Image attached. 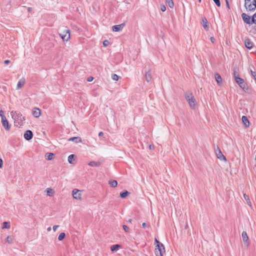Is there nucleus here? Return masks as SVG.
<instances>
[{"instance_id":"10","label":"nucleus","mask_w":256,"mask_h":256,"mask_svg":"<svg viewBox=\"0 0 256 256\" xmlns=\"http://www.w3.org/2000/svg\"><path fill=\"white\" fill-rule=\"evenodd\" d=\"M242 18L243 20L244 21V22H246V24H250V22H252V20L250 21V16H248L246 14H244V13L242 14Z\"/></svg>"},{"instance_id":"24","label":"nucleus","mask_w":256,"mask_h":256,"mask_svg":"<svg viewBox=\"0 0 256 256\" xmlns=\"http://www.w3.org/2000/svg\"><path fill=\"white\" fill-rule=\"evenodd\" d=\"M109 184L112 188H115L118 185V182L115 180H110L108 182Z\"/></svg>"},{"instance_id":"36","label":"nucleus","mask_w":256,"mask_h":256,"mask_svg":"<svg viewBox=\"0 0 256 256\" xmlns=\"http://www.w3.org/2000/svg\"><path fill=\"white\" fill-rule=\"evenodd\" d=\"M0 116L2 118V120L3 118H6L4 115V112L2 110H0Z\"/></svg>"},{"instance_id":"3","label":"nucleus","mask_w":256,"mask_h":256,"mask_svg":"<svg viewBox=\"0 0 256 256\" xmlns=\"http://www.w3.org/2000/svg\"><path fill=\"white\" fill-rule=\"evenodd\" d=\"M244 6L247 10H254L256 8V0H245Z\"/></svg>"},{"instance_id":"41","label":"nucleus","mask_w":256,"mask_h":256,"mask_svg":"<svg viewBox=\"0 0 256 256\" xmlns=\"http://www.w3.org/2000/svg\"><path fill=\"white\" fill-rule=\"evenodd\" d=\"M251 74L253 77H254V79L256 80V72H252L251 70Z\"/></svg>"},{"instance_id":"29","label":"nucleus","mask_w":256,"mask_h":256,"mask_svg":"<svg viewBox=\"0 0 256 256\" xmlns=\"http://www.w3.org/2000/svg\"><path fill=\"white\" fill-rule=\"evenodd\" d=\"M128 194L129 192L127 190H125L120 193V196L122 198H125Z\"/></svg>"},{"instance_id":"33","label":"nucleus","mask_w":256,"mask_h":256,"mask_svg":"<svg viewBox=\"0 0 256 256\" xmlns=\"http://www.w3.org/2000/svg\"><path fill=\"white\" fill-rule=\"evenodd\" d=\"M112 78L113 80L117 81L118 80V76L116 74H112Z\"/></svg>"},{"instance_id":"28","label":"nucleus","mask_w":256,"mask_h":256,"mask_svg":"<svg viewBox=\"0 0 256 256\" xmlns=\"http://www.w3.org/2000/svg\"><path fill=\"white\" fill-rule=\"evenodd\" d=\"M165 0L170 8H174V4L172 0Z\"/></svg>"},{"instance_id":"37","label":"nucleus","mask_w":256,"mask_h":256,"mask_svg":"<svg viewBox=\"0 0 256 256\" xmlns=\"http://www.w3.org/2000/svg\"><path fill=\"white\" fill-rule=\"evenodd\" d=\"M213 0L218 6H220V0Z\"/></svg>"},{"instance_id":"25","label":"nucleus","mask_w":256,"mask_h":256,"mask_svg":"<svg viewBox=\"0 0 256 256\" xmlns=\"http://www.w3.org/2000/svg\"><path fill=\"white\" fill-rule=\"evenodd\" d=\"M74 155L73 154H72L70 155L68 157V162L70 164H74Z\"/></svg>"},{"instance_id":"46","label":"nucleus","mask_w":256,"mask_h":256,"mask_svg":"<svg viewBox=\"0 0 256 256\" xmlns=\"http://www.w3.org/2000/svg\"><path fill=\"white\" fill-rule=\"evenodd\" d=\"M210 41L212 43L214 44L215 42V38L214 37H210Z\"/></svg>"},{"instance_id":"9","label":"nucleus","mask_w":256,"mask_h":256,"mask_svg":"<svg viewBox=\"0 0 256 256\" xmlns=\"http://www.w3.org/2000/svg\"><path fill=\"white\" fill-rule=\"evenodd\" d=\"M32 132L30 130H26L24 134V138L28 140H31L32 138Z\"/></svg>"},{"instance_id":"2","label":"nucleus","mask_w":256,"mask_h":256,"mask_svg":"<svg viewBox=\"0 0 256 256\" xmlns=\"http://www.w3.org/2000/svg\"><path fill=\"white\" fill-rule=\"evenodd\" d=\"M185 98L190 108L192 110H195L197 104L196 98L192 94V92H186L185 94Z\"/></svg>"},{"instance_id":"6","label":"nucleus","mask_w":256,"mask_h":256,"mask_svg":"<svg viewBox=\"0 0 256 256\" xmlns=\"http://www.w3.org/2000/svg\"><path fill=\"white\" fill-rule=\"evenodd\" d=\"M72 194L74 198L77 200H82V192L78 189H74L72 192Z\"/></svg>"},{"instance_id":"53","label":"nucleus","mask_w":256,"mask_h":256,"mask_svg":"<svg viewBox=\"0 0 256 256\" xmlns=\"http://www.w3.org/2000/svg\"><path fill=\"white\" fill-rule=\"evenodd\" d=\"M47 230L48 232H50L51 230V228L50 227H48V228H47Z\"/></svg>"},{"instance_id":"39","label":"nucleus","mask_w":256,"mask_h":256,"mask_svg":"<svg viewBox=\"0 0 256 256\" xmlns=\"http://www.w3.org/2000/svg\"><path fill=\"white\" fill-rule=\"evenodd\" d=\"M160 10L162 12H165L166 10V6L164 5H161L160 6Z\"/></svg>"},{"instance_id":"27","label":"nucleus","mask_w":256,"mask_h":256,"mask_svg":"<svg viewBox=\"0 0 256 256\" xmlns=\"http://www.w3.org/2000/svg\"><path fill=\"white\" fill-rule=\"evenodd\" d=\"M120 247V245H119V244L112 245L110 247V250L112 252H114V251L117 250L118 249V248H119Z\"/></svg>"},{"instance_id":"51","label":"nucleus","mask_w":256,"mask_h":256,"mask_svg":"<svg viewBox=\"0 0 256 256\" xmlns=\"http://www.w3.org/2000/svg\"><path fill=\"white\" fill-rule=\"evenodd\" d=\"M103 134H104V133L102 132H100L98 134V136H103Z\"/></svg>"},{"instance_id":"5","label":"nucleus","mask_w":256,"mask_h":256,"mask_svg":"<svg viewBox=\"0 0 256 256\" xmlns=\"http://www.w3.org/2000/svg\"><path fill=\"white\" fill-rule=\"evenodd\" d=\"M215 153L217 158L220 160L224 162L226 161V159L225 156L222 154V152L218 146H217V148L215 149Z\"/></svg>"},{"instance_id":"47","label":"nucleus","mask_w":256,"mask_h":256,"mask_svg":"<svg viewBox=\"0 0 256 256\" xmlns=\"http://www.w3.org/2000/svg\"><path fill=\"white\" fill-rule=\"evenodd\" d=\"M94 80V78L92 76H90L88 78V82H92Z\"/></svg>"},{"instance_id":"22","label":"nucleus","mask_w":256,"mask_h":256,"mask_svg":"<svg viewBox=\"0 0 256 256\" xmlns=\"http://www.w3.org/2000/svg\"><path fill=\"white\" fill-rule=\"evenodd\" d=\"M244 198L245 200L246 201L247 204L250 206H252V203H251V202L250 200V198L248 196L246 195V194H244Z\"/></svg>"},{"instance_id":"58","label":"nucleus","mask_w":256,"mask_h":256,"mask_svg":"<svg viewBox=\"0 0 256 256\" xmlns=\"http://www.w3.org/2000/svg\"><path fill=\"white\" fill-rule=\"evenodd\" d=\"M255 160H256V157H255Z\"/></svg>"},{"instance_id":"18","label":"nucleus","mask_w":256,"mask_h":256,"mask_svg":"<svg viewBox=\"0 0 256 256\" xmlns=\"http://www.w3.org/2000/svg\"><path fill=\"white\" fill-rule=\"evenodd\" d=\"M146 80V82H150L152 80V76L151 74V72L150 70H148L146 73L145 74Z\"/></svg>"},{"instance_id":"54","label":"nucleus","mask_w":256,"mask_h":256,"mask_svg":"<svg viewBox=\"0 0 256 256\" xmlns=\"http://www.w3.org/2000/svg\"><path fill=\"white\" fill-rule=\"evenodd\" d=\"M128 222L131 223V222H132V219H129V220H128Z\"/></svg>"},{"instance_id":"21","label":"nucleus","mask_w":256,"mask_h":256,"mask_svg":"<svg viewBox=\"0 0 256 256\" xmlns=\"http://www.w3.org/2000/svg\"><path fill=\"white\" fill-rule=\"evenodd\" d=\"M208 20H207L206 18H203L202 19V26L206 30H208Z\"/></svg>"},{"instance_id":"4","label":"nucleus","mask_w":256,"mask_h":256,"mask_svg":"<svg viewBox=\"0 0 256 256\" xmlns=\"http://www.w3.org/2000/svg\"><path fill=\"white\" fill-rule=\"evenodd\" d=\"M164 252V248L162 244L160 246L156 245L155 254L156 256H162Z\"/></svg>"},{"instance_id":"50","label":"nucleus","mask_w":256,"mask_h":256,"mask_svg":"<svg viewBox=\"0 0 256 256\" xmlns=\"http://www.w3.org/2000/svg\"><path fill=\"white\" fill-rule=\"evenodd\" d=\"M226 6H227V7L228 9L230 8V6H229V4H228V0H226Z\"/></svg>"},{"instance_id":"15","label":"nucleus","mask_w":256,"mask_h":256,"mask_svg":"<svg viewBox=\"0 0 256 256\" xmlns=\"http://www.w3.org/2000/svg\"><path fill=\"white\" fill-rule=\"evenodd\" d=\"M246 47L248 49H251L253 47V44L249 38H246L244 40Z\"/></svg>"},{"instance_id":"14","label":"nucleus","mask_w":256,"mask_h":256,"mask_svg":"<svg viewBox=\"0 0 256 256\" xmlns=\"http://www.w3.org/2000/svg\"><path fill=\"white\" fill-rule=\"evenodd\" d=\"M242 236L244 242L248 246L249 244L248 237L246 232H242Z\"/></svg>"},{"instance_id":"12","label":"nucleus","mask_w":256,"mask_h":256,"mask_svg":"<svg viewBox=\"0 0 256 256\" xmlns=\"http://www.w3.org/2000/svg\"><path fill=\"white\" fill-rule=\"evenodd\" d=\"M41 111L40 108H34L32 110V115L36 118H38L40 116Z\"/></svg>"},{"instance_id":"35","label":"nucleus","mask_w":256,"mask_h":256,"mask_svg":"<svg viewBox=\"0 0 256 256\" xmlns=\"http://www.w3.org/2000/svg\"><path fill=\"white\" fill-rule=\"evenodd\" d=\"M252 22L256 24V12L253 15L252 17Z\"/></svg>"},{"instance_id":"44","label":"nucleus","mask_w":256,"mask_h":256,"mask_svg":"<svg viewBox=\"0 0 256 256\" xmlns=\"http://www.w3.org/2000/svg\"><path fill=\"white\" fill-rule=\"evenodd\" d=\"M234 79H236V77H239L238 74L236 71L234 72Z\"/></svg>"},{"instance_id":"11","label":"nucleus","mask_w":256,"mask_h":256,"mask_svg":"<svg viewBox=\"0 0 256 256\" xmlns=\"http://www.w3.org/2000/svg\"><path fill=\"white\" fill-rule=\"evenodd\" d=\"M2 126L4 127V128L6 129V130H9L10 129V126L9 125L8 122L6 118H2Z\"/></svg>"},{"instance_id":"43","label":"nucleus","mask_w":256,"mask_h":256,"mask_svg":"<svg viewBox=\"0 0 256 256\" xmlns=\"http://www.w3.org/2000/svg\"><path fill=\"white\" fill-rule=\"evenodd\" d=\"M142 227H143L144 228H147V227H149V226H149V225H148V224L146 223V222H144V223H142Z\"/></svg>"},{"instance_id":"45","label":"nucleus","mask_w":256,"mask_h":256,"mask_svg":"<svg viewBox=\"0 0 256 256\" xmlns=\"http://www.w3.org/2000/svg\"><path fill=\"white\" fill-rule=\"evenodd\" d=\"M58 226H59L57 225L54 226L52 228L54 231L56 232Z\"/></svg>"},{"instance_id":"23","label":"nucleus","mask_w":256,"mask_h":256,"mask_svg":"<svg viewBox=\"0 0 256 256\" xmlns=\"http://www.w3.org/2000/svg\"><path fill=\"white\" fill-rule=\"evenodd\" d=\"M54 156V154L53 153L49 152L46 153V158L48 160H50L53 159Z\"/></svg>"},{"instance_id":"8","label":"nucleus","mask_w":256,"mask_h":256,"mask_svg":"<svg viewBox=\"0 0 256 256\" xmlns=\"http://www.w3.org/2000/svg\"><path fill=\"white\" fill-rule=\"evenodd\" d=\"M64 41H68L70 38V32L69 30H66L64 34H59Z\"/></svg>"},{"instance_id":"56","label":"nucleus","mask_w":256,"mask_h":256,"mask_svg":"<svg viewBox=\"0 0 256 256\" xmlns=\"http://www.w3.org/2000/svg\"><path fill=\"white\" fill-rule=\"evenodd\" d=\"M187 227H188V224H186V228H187Z\"/></svg>"},{"instance_id":"32","label":"nucleus","mask_w":256,"mask_h":256,"mask_svg":"<svg viewBox=\"0 0 256 256\" xmlns=\"http://www.w3.org/2000/svg\"><path fill=\"white\" fill-rule=\"evenodd\" d=\"M66 234L64 232H62L60 234L58 237V240H62L65 237Z\"/></svg>"},{"instance_id":"19","label":"nucleus","mask_w":256,"mask_h":256,"mask_svg":"<svg viewBox=\"0 0 256 256\" xmlns=\"http://www.w3.org/2000/svg\"><path fill=\"white\" fill-rule=\"evenodd\" d=\"M242 120L244 124L245 125L246 127H248L250 126V122L248 120L247 117L246 116H242Z\"/></svg>"},{"instance_id":"34","label":"nucleus","mask_w":256,"mask_h":256,"mask_svg":"<svg viewBox=\"0 0 256 256\" xmlns=\"http://www.w3.org/2000/svg\"><path fill=\"white\" fill-rule=\"evenodd\" d=\"M6 241L10 244H12L13 242V238L10 236H8L6 238Z\"/></svg>"},{"instance_id":"40","label":"nucleus","mask_w":256,"mask_h":256,"mask_svg":"<svg viewBox=\"0 0 256 256\" xmlns=\"http://www.w3.org/2000/svg\"><path fill=\"white\" fill-rule=\"evenodd\" d=\"M108 44H109V42L108 40H105L103 42V44L105 46H108Z\"/></svg>"},{"instance_id":"31","label":"nucleus","mask_w":256,"mask_h":256,"mask_svg":"<svg viewBox=\"0 0 256 256\" xmlns=\"http://www.w3.org/2000/svg\"><path fill=\"white\" fill-rule=\"evenodd\" d=\"M88 165L91 166H98L99 164L94 161H92L89 162Z\"/></svg>"},{"instance_id":"38","label":"nucleus","mask_w":256,"mask_h":256,"mask_svg":"<svg viewBox=\"0 0 256 256\" xmlns=\"http://www.w3.org/2000/svg\"><path fill=\"white\" fill-rule=\"evenodd\" d=\"M122 227L126 232H129V228L126 226L123 225Z\"/></svg>"},{"instance_id":"16","label":"nucleus","mask_w":256,"mask_h":256,"mask_svg":"<svg viewBox=\"0 0 256 256\" xmlns=\"http://www.w3.org/2000/svg\"><path fill=\"white\" fill-rule=\"evenodd\" d=\"M215 79L217 82V84L219 86H221L222 84V80L221 76L218 74H215Z\"/></svg>"},{"instance_id":"7","label":"nucleus","mask_w":256,"mask_h":256,"mask_svg":"<svg viewBox=\"0 0 256 256\" xmlns=\"http://www.w3.org/2000/svg\"><path fill=\"white\" fill-rule=\"evenodd\" d=\"M236 82L239 85V86L244 90L246 88V84L244 82V80L240 77H236L235 79Z\"/></svg>"},{"instance_id":"52","label":"nucleus","mask_w":256,"mask_h":256,"mask_svg":"<svg viewBox=\"0 0 256 256\" xmlns=\"http://www.w3.org/2000/svg\"><path fill=\"white\" fill-rule=\"evenodd\" d=\"M154 146H152V145H150V146H149V148H150V149H153V148H154Z\"/></svg>"},{"instance_id":"20","label":"nucleus","mask_w":256,"mask_h":256,"mask_svg":"<svg viewBox=\"0 0 256 256\" xmlns=\"http://www.w3.org/2000/svg\"><path fill=\"white\" fill-rule=\"evenodd\" d=\"M68 141L74 142L76 143H78L82 142V139L80 137H72L68 140Z\"/></svg>"},{"instance_id":"26","label":"nucleus","mask_w":256,"mask_h":256,"mask_svg":"<svg viewBox=\"0 0 256 256\" xmlns=\"http://www.w3.org/2000/svg\"><path fill=\"white\" fill-rule=\"evenodd\" d=\"M46 190V194H47L48 196H52L54 195V192L53 191V190L52 188H48Z\"/></svg>"},{"instance_id":"13","label":"nucleus","mask_w":256,"mask_h":256,"mask_svg":"<svg viewBox=\"0 0 256 256\" xmlns=\"http://www.w3.org/2000/svg\"><path fill=\"white\" fill-rule=\"evenodd\" d=\"M26 83V80L24 78H20L18 82L16 90L20 89Z\"/></svg>"},{"instance_id":"30","label":"nucleus","mask_w":256,"mask_h":256,"mask_svg":"<svg viewBox=\"0 0 256 256\" xmlns=\"http://www.w3.org/2000/svg\"><path fill=\"white\" fill-rule=\"evenodd\" d=\"M10 224L8 222H5L2 223V228H10Z\"/></svg>"},{"instance_id":"49","label":"nucleus","mask_w":256,"mask_h":256,"mask_svg":"<svg viewBox=\"0 0 256 256\" xmlns=\"http://www.w3.org/2000/svg\"><path fill=\"white\" fill-rule=\"evenodd\" d=\"M4 64H10V61L9 60H5L4 61Z\"/></svg>"},{"instance_id":"42","label":"nucleus","mask_w":256,"mask_h":256,"mask_svg":"<svg viewBox=\"0 0 256 256\" xmlns=\"http://www.w3.org/2000/svg\"><path fill=\"white\" fill-rule=\"evenodd\" d=\"M154 242L156 245L158 244V246H160L162 244L160 243V242L156 238H155Z\"/></svg>"},{"instance_id":"17","label":"nucleus","mask_w":256,"mask_h":256,"mask_svg":"<svg viewBox=\"0 0 256 256\" xmlns=\"http://www.w3.org/2000/svg\"><path fill=\"white\" fill-rule=\"evenodd\" d=\"M124 24L114 26L112 28L114 32H118L122 29L124 28Z\"/></svg>"},{"instance_id":"55","label":"nucleus","mask_w":256,"mask_h":256,"mask_svg":"<svg viewBox=\"0 0 256 256\" xmlns=\"http://www.w3.org/2000/svg\"><path fill=\"white\" fill-rule=\"evenodd\" d=\"M30 10H31V8H28V12H30Z\"/></svg>"},{"instance_id":"48","label":"nucleus","mask_w":256,"mask_h":256,"mask_svg":"<svg viewBox=\"0 0 256 256\" xmlns=\"http://www.w3.org/2000/svg\"><path fill=\"white\" fill-rule=\"evenodd\" d=\"M3 165V161L1 158H0V168Z\"/></svg>"},{"instance_id":"57","label":"nucleus","mask_w":256,"mask_h":256,"mask_svg":"<svg viewBox=\"0 0 256 256\" xmlns=\"http://www.w3.org/2000/svg\"><path fill=\"white\" fill-rule=\"evenodd\" d=\"M199 2H201V0H198Z\"/></svg>"},{"instance_id":"1","label":"nucleus","mask_w":256,"mask_h":256,"mask_svg":"<svg viewBox=\"0 0 256 256\" xmlns=\"http://www.w3.org/2000/svg\"><path fill=\"white\" fill-rule=\"evenodd\" d=\"M10 114L14 120V126L20 128L24 125L26 118L19 111L12 110Z\"/></svg>"}]
</instances>
